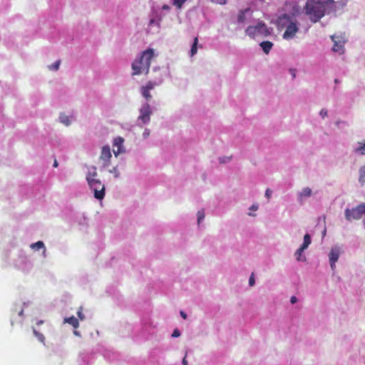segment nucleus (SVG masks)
<instances>
[{
  "label": "nucleus",
  "mask_w": 365,
  "mask_h": 365,
  "mask_svg": "<svg viewBox=\"0 0 365 365\" xmlns=\"http://www.w3.org/2000/svg\"><path fill=\"white\" fill-rule=\"evenodd\" d=\"M255 277H254V274L252 273L249 279V284L250 286H253L255 284Z\"/></svg>",
  "instance_id": "nucleus-28"
},
{
  "label": "nucleus",
  "mask_w": 365,
  "mask_h": 365,
  "mask_svg": "<svg viewBox=\"0 0 365 365\" xmlns=\"http://www.w3.org/2000/svg\"><path fill=\"white\" fill-rule=\"evenodd\" d=\"M365 214V204H361L351 210L346 208L345 210V217L347 220H359Z\"/></svg>",
  "instance_id": "nucleus-6"
},
{
  "label": "nucleus",
  "mask_w": 365,
  "mask_h": 365,
  "mask_svg": "<svg viewBox=\"0 0 365 365\" xmlns=\"http://www.w3.org/2000/svg\"><path fill=\"white\" fill-rule=\"evenodd\" d=\"M43 320H39L36 322V325L39 326V325H41L43 324Z\"/></svg>",
  "instance_id": "nucleus-40"
},
{
  "label": "nucleus",
  "mask_w": 365,
  "mask_h": 365,
  "mask_svg": "<svg viewBox=\"0 0 365 365\" xmlns=\"http://www.w3.org/2000/svg\"><path fill=\"white\" fill-rule=\"evenodd\" d=\"M257 208H258V207L257 205H253L252 206H251L250 210H257Z\"/></svg>",
  "instance_id": "nucleus-39"
},
{
  "label": "nucleus",
  "mask_w": 365,
  "mask_h": 365,
  "mask_svg": "<svg viewBox=\"0 0 365 365\" xmlns=\"http://www.w3.org/2000/svg\"><path fill=\"white\" fill-rule=\"evenodd\" d=\"M359 180L361 184L365 183V165L361 166L359 170Z\"/></svg>",
  "instance_id": "nucleus-18"
},
{
  "label": "nucleus",
  "mask_w": 365,
  "mask_h": 365,
  "mask_svg": "<svg viewBox=\"0 0 365 365\" xmlns=\"http://www.w3.org/2000/svg\"><path fill=\"white\" fill-rule=\"evenodd\" d=\"M77 315H78V317H79V319H80L81 320H83V319H84V318H85V317H84V315H83V312H82V311H81V309L80 310H78V312H77Z\"/></svg>",
  "instance_id": "nucleus-30"
},
{
  "label": "nucleus",
  "mask_w": 365,
  "mask_h": 365,
  "mask_svg": "<svg viewBox=\"0 0 365 365\" xmlns=\"http://www.w3.org/2000/svg\"><path fill=\"white\" fill-rule=\"evenodd\" d=\"M151 111L150 110H148L146 111V113H145L144 114H146V115H148V114H150Z\"/></svg>",
  "instance_id": "nucleus-43"
},
{
  "label": "nucleus",
  "mask_w": 365,
  "mask_h": 365,
  "mask_svg": "<svg viewBox=\"0 0 365 365\" xmlns=\"http://www.w3.org/2000/svg\"><path fill=\"white\" fill-rule=\"evenodd\" d=\"M31 247L36 250H39L40 249L45 248L44 244L42 241H38L36 243L31 244Z\"/></svg>",
  "instance_id": "nucleus-19"
},
{
  "label": "nucleus",
  "mask_w": 365,
  "mask_h": 365,
  "mask_svg": "<svg viewBox=\"0 0 365 365\" xmlns=\"http://www.w3.org/2000/svg\"><path fill=\"white\" fill-rule=\"evenodd\" d=\"M320 115H322V114H327V110H324V109H322L320 113H319Z\"/></svg>",
  "instance_id": "nucleus-38"
},
{
  "label": "nucleus",
  "mask_w": 365,
  "mask_h": 365,
  "mask_svg": "<svg viewBox=\"0 0 365 365\" xmlns=\"http://www.w3.org/2000/svg\"><path fill=\"white\" fill-rule=\"evenodd\" d=\"M123 142L124 139L121 137H117L114 139L113 147L117 148L116 150L115 148L113 149V153L115 156L118 155L120 153H123L125 152V149L123 145Z\"/></svg>",
  "instance_id": "nucleus-10"
},
{
  "label": "nucleus",
  "mask_w": 365,
  "mask_h": 365,
  "mask_svg": "<svg viewBox=\"0 0 365 365\" xmlns=\"http://www.w3.org/2000/svg\"><path fill=\"white\" fill-rule=\"evenodd\" d=\"M187 354H185V357L182 359V365H188L187 361L186 360Z\"/></svg>",
  "instance_id": "nucleus-35"
},
{
  "label": "nucleus",
  "mask_w": 365,
  "mask_h": 365,
  "mask_svg": "<svg viewBox=\"0 0 365 365\" xmlns=\"http://www.w3.org/2000/svg\"><path fill=\"white\" fill-rule=\"evenodd\" d=\"M331 40L334 41L333 51L338 52L339 53H344V46L346 42L345 38L342 36L332 35L331 36Z\"/></svg>",
  "instance_id": "nucleus-7"
},
{
  "label": "nucleus",
  "mask_w": 365,
  "mask_h": 365,
  "mask_svg": "<svg viewBox=\"0 0 365 365\" xmlns=\"http://www.w3.org/2000/svg\"><path fill=\"white\" fill-rule=\"evenodd\" d=\"M187 0H173V5H175L178 9H180L182 6V4L186 1Z\"/></svg>",
  "instance_id": "nucleus-25"
},
{
  "label": "nucleus",
  "mask_w": 365,
  "mask_h": 365,
  "mask_svg": "<svg viewBox=\"0 0 365 365\" xmlns=\"http://www.w3.org/2000/svg\"><path fill=\"white\" fill-rule=\"evenodd\" d=\"M156 85L157 83L155 82L148 81L145 86H143L140 88L141 94L146 100L151 98L150 91L153 90Z\"/></svg>",
  "instance_id": "nucleus-9"
},
{
  "label": "nucleus",
  "mask_w": 365,
  "mask_h": 365,
  "mask_svg": "<svg viewBox=\"0 0 365 365\" xmlns=\"http://www.w3.org/2000/svg\"><path fill=\"white\" fill-rule=\"evenodd\" d=\"M213 1H216L220 4H225L226 3V0H212Z\"/></svg>",
  "instance_id": "nucleus-33"
},
{
  "label": "nucleus",
  "mask_w": 365,
  "mask_h": 365,
  "mask_svg": "<svg viewBox=\"0 0 365 365\" xmlns=\"http://www.w3.org/2000/svg\"><path fill=\"white\" fill-rule=\"evenodd\" d=\"M259 45L266 54L269 53L273 46V43L269 41H262Z\"/></svg>",
  "instance_id": "nucleus-12"
},
{
  "label": "nucleus",
  "mask_w": 365,
  "mask_h": 365,
  "mask_svg": "<svg viewBox=\"0 0 365 365\" xmlns=\"http://www.w3.org/2000/svg\"><path fill=\"white\" fill-rule=\"evenodd\" d=\"M153 56L154 51L153 48H148L142 52L140 56L132 63L133 75L148 74Z\"/></svg>",
  "instance_id": "nucleus-1"
},
{
  "label": "nucleus",
  "mask_w": 365,
  "mask_h": 365,
  "mask_svg": "<svg viewBox=\"0 0 365 365\" xmlns=\"http://www.w3.org/2000/svg\"><path fill=\"white\" fill-rule=\"evenodd\" d=\"M170 7L167 5V4H164L163 6H162V9L163 10H170Z\"/></svg>",
  "instance_id": "nucleus-36"
},
{
  "label": "nucleus",
  "mask_w": 365,
  "mask_h": 365,
  "mask_svg": "<svg viewBox=\"0 0 365 365\" xmlns=\"http://www.w3.org/2000/svg\"><path fill=\"white\" fill-rule=\"evenodd\" d=\"M312 195V190L309 187H305L300 192V197H309Z\"/></svg>",
  "instance_id": "nucleus-22"
},
{
  "label": "nucleus",
  "mask_w": 365,
  "mask_h": 365,
  "mask_svg": "<svg viewBox=\"0 0 365 365\" xmlns=\"http://www.w3.org/2000/svg\"><path fill=\"white\" fill-rule=\"evenodd\" d=\"M73 333L76 336H80V334H79V332L78 331H74Z\"/></svg>",
  "instance_id": "nucleus-42"
},
{
  "label": "nucleus",
  "mask_w": 365,
  "mask_h": 365,
  "mask_svg": "<svg viewBox=\"0 0 365 365\" xmlns=\"http://www.w3.org/2000/svg\"><path fill=\"white\" fill-rule=\"evenodd\" d=\"M277 26L279 29H285L283 34V38L285 40L294 38L299 29L298 22L292 21L289 14H283L278 17Z\"/></svg>",
  "instance_id": "nucleus-2"
},
{
  "label": "nucleus",
  "mask_w": 365,
  "mask_h": 365,
  "mask_svg": "<svg viewBox=\"0 0 365 365\" xmlns=\"http://www.w3.org/2000/svg\"><path fill=\"white\" fill-rule=\"evenodd\" d=\"M304 9L311 21L316 23L325 14V2L321 0H307Z\"/></svg>",
  "instance_id": "nucleus-3"
},
{
  "label": "nucleus",
  "mask_w": 365,
  "mask_h": 365,
  "mask_svg": "<svg viewBox=\"0 0 365 365\" xmlns=\"http://www.w3.org/2000/svg\"><path fill=\"white\" fill-rule=\"evenodd\" d=\"M150 135V133L148 130H145L144 132H143V136L144 138H147L148 135Z\"/></svg>",
  "instance_id": "nucleus-37"
},
{
  "label": "nucleus",
  "mask_w": 365,
  "mask_h": 365,
  "mask_svg": "<svg viewBox=\"0 0 365 365\" xmlns=\"http://www.w3.org/2000/svg\"><path fill=\"white\" fill-rule=\"evenodd\" d=\"M335 81V83H339V81H338L337 79H335V81Z\"/></svg>",
  "instance_id": "nucleus-45"
},
{
  "label": "nucleus",
  "mask_w": 365,
  "mask_h": 365,
  "mask_svg": "<svg viewBox=\"0 0 365 365\" xmlns=\"http://www.w3.org/2000/svg\"><path fill=\"white\" fill-rule=\"evenodd\" d=\"M180 316L184 319H187V314L185 312L183 311H180Z\"/></svg>",
  "instance_id": "nucleus-34"
},
{
  "label": "nucleus",
  "mask_w": 365,
  "mask_h": 365,
  "mask_svg": "<svg viewBox=\"0 0 365 365\" xmlns=\"http://www.w3.org/2000/svg\"><path fill=\"white\" fill-rule=\"evenodd\" d=\"M292 75H293V77H295V74L294 73H292Z\"/></svg>",
  "instance_id": "nucleus-46"
},
{
  "label": "nucleus",
  "mask_w": 365,
  "mask_h": 365,
  "mask_svg": "<svg viewBox=\"0 0 365 365\" xmlns=\"http://www.w3.org/2000/svg\"><path fill=\"white\" fill-rule=\"evenodd\" d=\"M358 147L354 149V153L365 155V140L358 143Z\"/></svg>",
  "instance_id": "nucleus-14"
},
{
  "label": "nucleus",
  "mask_w": 365,
  "mask_h": 365,
  "mask_svg": "<svg viewBox=\"0 0 365 365\" xmlns=\"http://www.w3.org/2000/svg\"><path fill=\"white\" fill-rule=\"evenodd\" d=\"M272 192V190L267 188L265 191V196L269 199L271 197Z\"/></svg>",
  "instance_id": "nucleus-31"
},
{
  "label": "nucleus",
  "mask_w": 365,
  "mask_h": 365,
  "mask_svg": "<svg viewBox=\"0 0 365 365\" xmlns=\"http://www.w3.org/2000/svg\"><path fill=\"white\" fill-rule=\"evenodd\" d=\"M69 118V115H60L59 121L66 125H68L71 123Z\"/></svg>",
  "instance_id": "nucleus-21"
},
{
  "label": "nucleus",
  "mask_w": 365,
  "mask_h": 365,
  "mask_svg": "<svg viewBox=\"0 0 365 365\" xmlns=\"http://www.w3.org/2000/svg\"><path fill=\"white\" fill-rule=\"evenodd\" d=\"M297 297H294V296H292V297H291V299H290V302H291L292 304H294V303H296V302H297Z\"/></svg>",
  "instance_id": "nucleus-32"
},
{
  "label": "nucleus",
  "mask_w": 365,
  "mask_h": 365,
  "mask_svg": "<svg viewBox=\"0 0 365 365\" xmlns=\"http://www.w3.org/2000/svg\"><path fill=\"white\" fill-rule=\"evenodd\" d=\"M205 218V211L204 210H199L197 212V222L198 223H200L202 220H203Z\"/></svg>",
  "instance_id": "nucleus-24"
},
{
  "label": "nucleus",
  "mask_w": 365,
  "mask_h": 365,
  "mask_svg": "<svg viewBox=\"0 0 365 365\" xmlns=\"http://www.w3.org/2000/svg\"><path fill=\"white\" fill-rule=\"evenodd\" d=\"M23 312H24V310L21 309L20 312H19V315H22L23 314Z\"/></svg>",
  "instance_id": "nucleus-44"
},
{
  "label": "nucleus",
  "mask_w": 365,
  "mask_h": 365,
  "mask_svg": "<svg viewBox=\"0 0 365 365\" xmlns=\"http://www.w3.org/2000/svg\"><path fill=\"white\" fill-rule=\"evenodd\" d=\"M139 118L143 122L147 123L150 120V115H140Z\"/></svg>",
  "instance_id": "nucleus-27"
},
{
  "label": "nucleus",
  "mask_w": 365,
  "mask_h": 365,
  "mask_svg": "<svg viewBox=\"0 0 365 365\" xmlns=\"http://www.w3.org/2000/svg\"><path fill=\"white\" fill-rule=\"evenodd\" d=\"M245 33L250 38H255L256 37L259 36L267 37L270 34L271 32L265 23L263 21H259L255 26H249L246 29Z\"/></svg>",
  "instance_id": "nucleus-5"
},
{
  "label": "nucleus",
  "mask_w": 365,
  "mask_h": 365,
  "mask_svg": "<svg viewBox=\"0 0 365 365\" xmlns=\"http://www.w3.org/2000/svg\"><path fill=\"white\" fill-rule=\"evenodd\" d=\"M249 11V9H245L240 11L238 14V21L242 23L245 21V14Z\"/></svg>",
  "instance_id": "nucleus-20"
},
{
  "label": "nucleus",
  "mask_w": 365,
  "mask_h": 365,
  "mask_svg": "<svg viewBox=\"0 0 365 365\" xmlns=\"http://www.w3.org/2000/svg\"><path fill=\"white\" fill-rule=\"evenodd\" d=\"M180 335V331L178 329H175L172 334L173 337H178Z\"/></svg>",
  "instance_id": "nucleus-29"
},
{
  "label": "nucleus",
  "mask_w": 365,
  "mask_h": 365,
  "mask_svg": "<svg viewBox=\"0 0 365 365\" xmlns=\"http://www.w3.org/2000/svg\"><path fill=\"white\" fill-rule=\"evenodd\" d=\"M197 43H198V38H197V37H195L194 38V41H193V43L192 45L191 49H190V56H193L195 54L197 53Z\"/></svg>",
  "instance_id": "nucleus-17"
},
{
  "label": "nucleus",
  "mask_w": 365,
  "mask_h": 365,
  "mask_svg": "<svg viewBox=\"0 0 365 365\" xmlns=\"http://www.w3.org/2000/svg\"><path fill=\"white\" fill-rule=\"evenodd\" d=\"M305 250V249H302V247H300L295 252V257L297 261H305L306 257L304 256H302V252Z\"/></svg>",
  "instance_id": "nucleus-15"
},
{
  "label": "nucleus",
  "mask_w": 365,
  "mask_h": 365,
  "mask_svg": "<svg viewBox=\"0 0 365 365\" xmlns=\"http://www.w3.org/2000/svg\"><path fill=\"white\" fill-rule=\"evenodd\" d=\"M58 166V162L56 160H54V163H53V167L56 168Z\"/></svg>",
  "instance_id": "nucleus-41"
},
{
  "label": "nucleus",
  "mask_w": 365,
  "mask_h": 365,
  "mask_svg": "<svg viewBox=\"0 0 365 365\" xmlns=\"http://www.w3.org/2000/svg\"><path fill=\"white\" fill-rule=\"evenodd\" d=\"M329 257L331 268L334 270L335 269V263L339 257V250L338 249H331Z\"/></svg>",
  "instance_id": "nucleus-11"
},
{
  "label": "nucleus",
  "mask_w": 365,
  "mask_h": 365,
  "mask_svg": "<svg viewBox=\"0 0 365 365\" xmlns=\"http://www.w3.org/2000/svg\"><path fill=\"white\" fill-rule=\"evenodd\" d=\"M96 168L93 167L86 175V180L90 188L94 192V197L98 200L103 199L105 196V186L101 181L97 178Z\"/></svg>",
  "instance_id": "nucleus-4"
},
{
  "label": "nucleus",
  "mask_w": 365,
  "mask_h": 365,
  "mask_svg": "<svg viewBox=\"0 0 365 365\" xmlns=\"http://www.w3.org/2000/svg\"><path fill=\"white\" fill-rule=\"evenodd\" d=\"M60 61H56L53 64L48 66L50 70L57 71L60 66Z\"/></svg>",
  "instance_id": "nucleus-26"
},
{
  "label": "nucleus",
  "mask_w": 365,
  "mask_h": 365,
  "mask_svg": "<svg viewBox=\"0 0 365 365\" xmlns=\"http://www.w3.org/2000/svg\"><path fill=\"white\" fill-rule=\"evenodd\" d=\"M64 323H68V324H71L75 329H77L79 327L78 320L74 316H72V317H68V318H65Z\"/></svg>",
  "instance_id": "nucleus-13"
},
{
  "label": "nucleus",
  "mask_w": 365,
  "mask_h": 365,
  "mask_svg": "<svg viewBox=\"0 0 365 365\" xmlns=\"http://www.w3.org/2000/svg\"><path fill=\"white\" fill-rule=\"evenodd\" d=\"M33 332L41 342L44 343L45 337L42 334L38 332L35 329H33Z\"/></svg>",
  "instance_id": "nucleus-23"
},
{
  "label": "nucleus",
  "mask_w": 365,
  "mask_h": 365,
  "mask_svg": "<svg viewBox=\"0 0 365 365\" xmlns=\"http://www.w3.org/2000/svg\"><path fill=\"white\" fill-rule=\"evenodd\" d=\"M112 157L110 148L108 145H105L101 149L100 160L102 161L103 167H108Z\"/></svg>",
  "instance_id": "nucleus-8"
},
{
  "label": "nucleus",
  "mask_w": 365,
  "mask_h": 365,
  "mask_svg": "<svg viewBox=\"0 0 365 365\" xmlns=\"http://www.w3.org/2000/svg\"><path fill=\"white\" fill-rule=\"evenodd\" d=\"M312 242V240H311V237L309 234H306L304 236V242H303V244L300 246L302 247V249H307L309 245L311 244Z\"/></svg>",
  "instance_id": "nucleus-16"
},
{
  "label": "nucleus",
  "mask_w": 365,
  "mask_h": 365,
  "mask_svg": "<svg viewBox=\"0 0 365 365\" xmlns=\"http://www.w3.org/2000/svg\"><path fill=\"white\" fill-rule=\"evenodd\" d=\"M292 75H293V77H295V74L294 73H292Z\"/></svg>",
  "instance_id": "nucleus-47"
}]
</instances>
